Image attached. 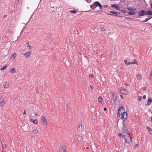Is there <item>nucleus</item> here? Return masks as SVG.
<instances>
[{
    "mask_svg": "<svg viewBox=\"0 0 152 152\" xmlns=\"http://www.w3.org/2000/svg\"><path fill=\"white\" fill-rule=\"evenodd\" d=\"M141 78V75H140L138 76L137 77V78L138 80H140Z\"/></svg>",
    "mask_w": 152,
    "mask_h": 152,
    "instance_id": "37",
    "label": "nucleus"
},
{
    "mask_svg": "<svg viewBox=\"0 0 152 152\" xmlns=\"http://www.w3.org/2000/svg\"><path fill=\"white\" fill-rule=\"evenodd\" d=\"M124 107L123 106H121V107H120L119 109H118V111H119V112H121V110H122L123 111V112H124Z\"/></svg>",
    "mask_w": 152,
    "mask_h": 152,
    "instance_id": "20",
    "label": "nucleus"
},
{
    "mask_svg": "<svg viewBox=\"0 0 152 152\" xmlns=\"http://www.w3.org/2000/svg\"><path fill=\"white\" fill-rule=\"evenodd\" d=\"M94 7H99L100 10H101L102 8V5L98 1H95L94 3Z\"/></svg>",
    "mask_w": 152,
    "mask_h": 152,
    "instance_id": "4",
    "label": "nucleus"
},
{
    "mask_svg": "<svg viewBox=\"0 0 152 152\" xmlns=\"http://www.w3.org/2000/svg\"><path fill=\"white\" fill-rule=\"evenodd\" d=\"M98 101L99 102H102V99L101 96H99L98 98Z\"/></svg>",
    "mask_w": 152,
    "mask_h": 152,
    "instance_id": "25",
    "label": "nucleus"
},
{
    "mask_svg": "<svg viewBox=\"0 0 152 152\" xmlns=\"http://www.w3.org/2000/svg\"><path fill=\"white\" fill-rule=\"evenodd\" d=\"M5 102L4 100H1V102H0V106L1 107H3L4 104H5Z\"/></svg>",
    "mask_w": 152,
    "mask_h": 152,
    "instance_id": "16",
    "label": "nucleus"
},
{
    "mask_svg": "<svg viewBox=\"0 0 152 152\" xmlns=\"http://www.w3.org/2000/svg\"><path fill=\"white\" fill-rule=\"evenodd\" d=\"M49 35L48 34H45V37H46V38L47 39H48V37H49Z\"/></svg>",
    "mask_w": 152,
    "mask_h": 152,
    "instance_id": "34",
    "label": "nucleus"
},
{
    "mask_svg": "<svg viewBox=\"0 0 152 152\" xmlns=\"http://www.w3.org/2000/svg\"><path fill=\"white\" fill-rule=\"evenodd\" d=\"M126 9L129 10L131 11H132V7H127Z\"/></svg>",
    "mask_w": 152,
    "mask_h": 152,
    "instance_id": "33",
    "label": "nucleus"
},
{
    "mask_svg": "<svg viewBox=\"0 0 152 152\" xmlns=\"http://www.w3.org/2000/svg\"><path fill=\"white\" fill-rule=\"evenodd\" d=\"M16 53H14L12 56L13 57L12 60H14V59H15V58L16 57Z\"/></svg>",
    "mask_w": 152,
    "mask_h": 152,
    "instance_id": "30",
    "label": "nucleus"
},
{
    "mask_svg": "<svg viewBox=\"0 0 152 152\" xmlns=\"http://www.w3.org/2000/svg\"><path fill=\"white\" fill-rule=\"evenodd\" d=\"M2 145L3 148H6L7 147V145H4L2 144Z\"/></svg>",
    "mask_w": 152,
    "mask_h": 152,
    "instance_id": "38",
    "label": "nucleus"
},
{
    "mask_svg": "<svg viewBox=\"0 0 152 152\" xmlns=\"http://www.w3.org/2000/svg\"><path fill=\"white\" fill-rule=\"evenodd\" d=\"M41 121L42 124L45 126H47V121L44 116H42L41 118Z\"/></svg>",
    "mask_w": 152,
    "mask_h": 152,
    "instance_id": "5",
    "label": "nucleus"
},
{
    "mask_svg": "<svg viewBox=\"0 0 152 152\" xmlns=\"http://www.w3.org/2000/svg\"><path fill=\"white\" fill-rule=\"evenodd\" d=\"M89 77H93V75H89Z\"/></svg>",
    "mask_w": 152,
    "mask_h": 152,
    "instance_id": "45",
    "label": "nucleus"
},
{
    "mask_svg": "<svg viewBox=\"0 0 152 152\" xmlns=\"http://www.w3.org/2000/svg\"><path fill=\"white\" fill-rule=\"evenodd\" d=\"M17 0V1H18V2H19V0Z\"/></svg>",
    "mask_w": 152,
    "mask_h": 152,
    "instance_id": "56",
    "label": "nucleus"
},
{
    "mask_svg": "<svg viewBox=\"0 0 152 152\" xmlns=\"http://www.w3.org/2000/svg\"><path fill=\"white\" fill-rule=\"evenodd\" d=\"M137 13V11H129L128 12V14L130 15H133L136 14Z\"/></svg>",
    "mask_w": 152,
    "mask_h": 152,
    "instance_id": "13",
    "label": "nucleus"
},
{
    "mask_svg": "<svg viewBox=\"0 0 152 152\" xmlns=\"http://www.w3.org/2000/svg\"><path fill=\"white\" fill-rule=\"evenodd\" d=\"M26 114V110H25L24 111V112L23 113V114H25V115Z\"/></svg>",
    "mask_w": 152,
    "mask_h": 152,
    "instance_id": "48",
    "label": "nucleus"
},
{
    "mask_svg": "<svg viewBox=\"0 0 152 152\" xmlns=\"http://www.w3.org/2000/svg\"><path fill=\"white\" fill-rule=\"evenodd\" d=\"M104 111H106V110H107V109H106V108L105 107L104 108Z\"/></svg>",
    "mask_w": 152,
    "mask_h": 152,
    "instance_id": "46",
    "label": "nucleus"
},
{
    "mask_svg": "<svg viewBox=\"0 0 152 152\" xmlns=\"http://www.w3.org/2000/svg\"><path fill=\"white\" fill-rule=\"evenodd\" d=\"M121 98L122 99H123L124 98V97H123V96L122 95H121Z\"/></svg>",
    "mask_w": 152,
    "mask_h": 152,
    "instance_id": "47",
    "label": "nucleus"
},
{
    "mask_svg": "<svg viewBox=\"0 0 152 152\" xmlns=\"http://www.w3.org/2000/svg\"><path fill=\"white\" fill-rule=\"evenodd\" d=\"M112 95L113 101L114 102V103H115L116 100L117 98V95L116 94H113V93H112Z\"/></svg>",
    "mask_w": 152,
    "mask_h": 152,
    "instance_id": "12",
    "label": "nucleus"
},
{
    "mask_svg": "<svg viewBox=\"0 0 152 152\" xmlns=\"http://www.w3.org/2000/svg\"><path fill=\"white\" fill-rule=\"evenodd\" d=\"M138 13L140 16H143L145 15L146 11L144 10H142L138 12Z\"/></svg>",
    "mask_w": 152,
    "mask_h": 152,
    "instance_id": "7",
    "label": "nucleus"
},
{
    "mask_svg": "<svg viewBox=\"0 0 152 152\" xmlns=\"http://www.w3.org/2000/svg\"><path fill=\"white\" fill-rule=\"evenodd\" d=\"M114 13H115V12L114 11H111L110 12V13H111V14H114Z\"/></svg>",
    "mask_w": 152,
    "mask_h": 152,
    "instance_id": "41",
    "label": "nucleus"
},
{
    "mask_svg": "<svg viewBox=\"0 0 152 152\" xmlns=\"http://www.w3.org/2000/svg\"><path fill=\"white\" fill-rule=\"evenodd\" d=\"M59 150V152H66L65 147L63 146L60 147Z\"/></svg>",
    "mask_w": 152,
    "mask_h": 152,
    "instance_id": "11",
    "label": "nucleus"
},
{
    "mask_svg": "<svg viewBox=\"0 0 152 152\" xmlns=\"http://www.w3.org/2000/svg\"><path fill=\"white\" fill-rule=\"evenodd\" d=\"M147 129H148L149 133L151 134H152V129L149 127H147Z\"/></svg>",
    "mask_w": 152,
    "mask_h": 152,
    "instance_id": "22",
    "label": "nucleus"
},
{
    "mask_svg": "<svg viewBox=\"0 0 152 152\" xmlns=\"http://www.w3.org/2000/svg\"><path fill=\"white\" fill-rule=\"evenodd\" d=\"M6 16V15H4V16H3V17H5Z\"/></svg>",
    "mask_w": 152,
    "mask_h": 152,
    "instance_id": "52",
    "label": "nucleus"
},
{
    "mask_svg": "<svg viewBox=\"0 0 152 152\" xmlns=\"http://www.w3.org/2000/svg\"><path fill=\"white\" fill-rule=\"evenodd\" d=\"M118 135L121 138L123 137L122 134L120 133H118Z\"/></svg>",
    "mask_w": 152,
    "mask_h": 152,
    "instance_id": "35",
    "label": "nucleus"
},
{
    "mask_svg": "<svg viewBox=\"0 0 152 152\" xmlns=\"http://www.w3.org/2000/svg\"><path fill=\"white\" fill-rule=\"evenodd\" d=\"M152 102V99L151 98H149L148 99L147 103V105H150Z\"/></svg>",
    "mask_w": 152,
    "mask_h": 152,
    "instance_id": "14",
    "label": "nucleus"
},
{
    "mask_svg": "<svg viewBox=\"0 0 152 152\" xmlns=\"http://www.w3.org/2000/svg\"><path fill=\"white\" fill-rule=\"evenodd\" d=\"M30 121L31 122H33L35 124H38V122L37 121V119H35V120H34L32 119H31L30 120Z\"/></svg>",
    "mask_w": 152,
    "mask_h": 152,
    "instance_id": "19",
    "label": "nucleus"
},
{
    "mask_svg": "<svg viewBox=\"0 0 152 152\" xmlns=\"http://www.w3.org/2000/svg\"><path fill=\"white\" fill-rule=\"evenodd\" d=\"M139 146V145L138 144H136L135 145V148H136L138 146Z\"/></svg>",
    "mask_w": 152,
    "mask_h": 152,
    "instance_id": "44",
    "label": "nucleus"
},
{
    "mask_svg": "<svg viewBox=\"0 0 152 152\" xmlns=\"http://www.w3.org/2000/svg\"><path fill=\"white\" fill-rule=\"evenodd\" d=\"M150 75H152V73H150Z\"/></svg>",
    "mask_w": 152,
    "mask_h": 152,
    "instance_id": "54",
    "label": "nucleus"
},
{
    "mask_svg": "<svg viewBox=\"0 0 152 152\" xmlns=\"http://www.w3.org/2000/svg\"><path fill=\"white\" fill-rule=\"evenodd\" d=\"M146 98V96L145 95H144L143 96V98L144 99H145V98Z\"/></svg>",
    "mask_w": 152,
    "mask_h": 152,
    "instance_id": "43",
    "label": "nucleus"
},
{
    "mask_svg": "<svg viewBox=\"0 0 152 152\" xmlns=\"http://www.w3.org/2000/svg\"><path fill=\"white\" fill-rule=\"evenodd\" d=\"M26 45H27V47L28 49H31V47L29 45V43L28 42H27Z\"/></svg>",
    "mask_w": 152,
    "mask_h": 152,
    "instance_id": "24",
    "label": "nucleus"
},
{
    "mask_svg": "<svg viewBox=\"0 0 152 152\" xmlns=\"http://www.w3.org/2000/svg\"><path fill=\"white\" fill-rule=\"evenodd\" d=\"M122 112L123 111L119 112L118 111L117 117L118 119H121V116L122 115Z\"/></svg>",
    "mask_w": 152,
    "mask_h": 152,
    "instance_id": "10",
    "label": "nucleus"
},
{
    "mask_svg": "<svg viewBox=\"0 0 152 152\" xmlns=\"http://www.w3.org/2000/svg\"><path fill=\"white\" fill-rule=\"evenodd\" d=\"M146 87H144V90H146Z\"/></svg>",
    "mask_w": 152,
    "mask_h": 152,
    "instance_id": "50",
    "label": "nucleus"
},
{
    "mask_svg": "<svg viewBox=\"0 0 152 152\" xmlns=\"http://www.w3.org/2000/svg\"><path fill=\"white\" fill-rule=\"evenodd\" d=\"M32 132L34 134H37L38 132V130L37 129L34 130Z\"/></svg>",
    "mask_w": 152,
    "mask_h": 152,
    "instance_id": "28",
    "label": "nucleus"
},
{
    "mask_svg": "<svg viewBox=\"0 0 152 152\" xmlns=\"http://www.w3.org/2000/svg\"><path fill=\"white\" fill-rule=\"evenodd\" d=\"M126 129H127L126 126H124L123 127L122 129L123 130H126Z\"/></svg>",
    "mask_w": 152,
    "mask_h": 152,
    "instance_id": "31",
    "label": "nucleus"
},
{
    "mask_svg": "<svg viewBox=\"0 0 152 152\" xmlns=\"http://www.w3.org/2000/svg\"><path fill=\"white\" fill-rule=\"evenodd\" d=\"M94 7V4H93L91 5V8L93 9H94L96 8V7Z\"/></svg>",
    "mask_w": 152,
    "mask_h": 152,
    "instance_id": "32",
    "label": "nucleus"
},
{
    "mask_svg": "<svg viewBox=\"0 0 152 152\" xmlns=\"http://www.w3.org/2000/svg\"><path fill=\"white\" fill-rule=\"evenodd\" d=\"M77 140L78 141H81L82 140V137L81 136H78L77 137Z\"/></svg>",
    "mask_w": 152,
    "mask_h": 152,
    "instance_id": "23",
    "label": "nucleus"
},
{
    "mask_svg": "<svg viewBox=\"0 0 152 152\" xmlns=\"http://www.w3.org/2000/svg\"><path fill=\"white\" fill-rule=\"evenodd\" d=\"M31 52H27L23 54V55L26 56V57L28 58L31 55Z\"/></svg>",
    "mask_w": 152,
    "mask_h": 152,
    "instance_id": "9",
    "label": "nucleus"
},
{
    "mask_svg": "<svg viewBox=\"0 0 152 152\" xmlns=\"http://www.w3.org/2000/svg\"><path fill=\"white\" fill-rule=\"evenodd\" d=\"M10 87V83L9 82H6L5 83L4 85V88H7Z\"/></svg>",
    "mask_w": 152,
    "mask_h": 152,
    "instance_id": "15",
    "label": "nucleus"
},
{
    "mask_svg": "<svg viewBox=\"0 0 152 152\" xmlns=\"http://www.w3.org/2000/svg\"><path fill=\"white\" fill-rule=\"evenodd\" d=\"M114 15L109 14L108 15H114V16H117L116 15L119 14V13L118 12H115V13H114Z\"/></svg>",
    "mask_w": 152,
    "mask_h": 152,
    "instance_id": "27",
    "label": "nucleus"
},
{
    "mask_svg": "<svg viewBox=\"0 0 152 152\" xmlns=\"http://www.w3.org/2000/svg\"><path fill=\"white\" fill-rule=\"evenodd\" d=\"M86 149H88V147H87V148H86Z\"/></svg>",
    "mask_w": 152,
    "mask_h": 152,
    "instance_id": "55",
    "label": "nucleus"
},
{
    "mask_svg": "<svg viewBox=\"0 0 152 152\" xmlns=\"http://www.w3.org/2000/svg\"><path fill=\"white\" fill-rule=\"evenodd\" d=\"M124 62L127 65H129L130 64H138V63L137 61H136L135 60H134V62H131L127 60H125L124 61Z\"/></svg>",
    "mask_w": 152,
    "mask_h": 152,
    "instance_id": "2",
    "label": "nucleus"
},
{
    "mask_svg": "<svg viewBox=\"0 0 152 152\" xmlns=\"http://www.w3.org/2000/svg\"><path fill=\"white\" fill-rule=\"evenodd\" d=\"M138 98L139 100L141 101V99H142V96H138Z\"/></svg>",
    "mask_w": 152,
    "mask_h": 152,
    "instance_id": "40",
    "label": "nucleus"
},
{
    "mask_svg": "<svg viewBox=\"0 0 152 152\" xmlns=\"http://www.w3.org/2000/svg\"><path fill=\"white\" fill-rule=\"evenodd\" d=\"M77 12V11L76 10H70V12L72 13H75Z\"/></svg>",
    "mask_w": 152,
    "mask_h": 152,
    "instance_id": "29",
    "label": "nucleus"
},
{
    "mask_svg": "<svg viewBox=\"0 0 152 152\" xmlns=\"http://www.w3.org/2000/svg\"><path fill=\"white\" fill-rule=\"evenodd\" d=\"M136 10V8L133 7L132 8V11H135Z\"/></svg>",
    "mask_w": 152,
    "mask_h": 152,
    "instance_id": "42",
    "label": "nucleus"
},
{
    "mask_svg": "<svg viewBox=\"0 0 152 152\" xmlns=\"http://www.w3.org/2000/svg\"><path fill=\"white\" fill-rule=\"evenodd\" d=\"M118 91L119 92H120L121 94L123 95L126 94L127 93V91L124 88L121 89H119Z\"/></svg>",
    "mask_w": 152,
    "mask_h": 152,
    "instance_id": "6",
    "label": "nucleus"
},
{
    "mask_svg": "<svg viewBox=\"0 0 152 152\" xmlns=\"http://www.w3.org/2000/svg\"><path fill=\"white\" fill-rule=\"evenodd\" d=\"M101 29L102 31H105V28L104 27H102Z\"/></svg>",
    "mask_w": 152,
    "mask_h": 152,
    "instance_id": "39",
    "label": "nucleus"
},
{
    "mask_svg": "<svg viewBox=\"0 0 152 152\" xmlns=\"http://www.w3.org/2000/svg\"><path fill=\"white\" fill-rule=\"evenodd\" d=\"M124 136V138L126 142L127 143H130L132 141V140L128 133L126 132V134Z\"/></svg>",
    "mask_w": 152,
    "mask_h": 152,
    "instance_id": "1",
    "label": "nucleus"
},
{
    "mask_svg": "<svg viewBox=\"0 0 152 152\" xmlns=\"http://www.w3.org/2000/svg\"><path fill=\"white\" fill-rule=\"evenodd\" d=\"M111 7H112L115 8L116 10H118V9L119 8V7L118 5L116 4H115L114 5H112Z\"/></svg>",
    "mask_w": 152,
    "mask_h": 152,
    "instance_id": "17",
    "label": "nucleus"
},
{
    "mask_svg": "<svg viewBox=\"0 0 152 152\" xmlns=\"http://www.w3.org/2000/svg\"><path fill=\"white\" fill-rule=\"evenodd\" d=\"M16 72L15 69L14 68H12L10 71V72L11 74H13Z\"/></svg>",
    "mask_w": 152,
    "mask_h": 152,
    "instance_id": "21",
    "label": "nucleus"
},
{
    "mask_svg": "<svg viewBox=\"0 0 152 152\" xmlns=\"http://www.w3.org/2000/svg\"><path fill=\"white\" fill-rule=\"evenodd\" d=\"M121 116V119H122L123 121L126 120L127 118V114L126 112H124Z\"/></svg>",
    "mask_w": 152,
    "mask_h": 152,
    "instance_id": "3",
    "label": "nucleus"
},
{
    "mask_svg": "<svg viewBox=\"0 0 152 152\" xmlns=\"http://www.w3.org/2000/svg\"><path fill=\"white\" fill-rule=\"evenodd\" d=\"M152 18V17H150V18H147L143 21L144 22H146L148 21L150 19Z\"/></svg>",
    "mask_w": 152,
    "mask_h": 152,
    "instance_id": "26",
    "label": "nucleus"
},
{
    "mask_svg": "<svg viewBox=\"0 0 152 152\" xmlns=\"http://www.w3.org/2000/svg\"><path fill=\"white\" fill-rule=\"evenodd\" d=\"M67 106H68V105H67V104H66V107H67Z\"/></svg>",
    "mask_w": 152,
    "mask_h": 152,
    "instance_id": "53",
    "label": "nucleus"
},
{
    "mask_svg": "<svg viewBox=\"0 0 152 152\" xmlns=\"http://www.w3.org/2000/svg\"><path fill=\"white\" fill-rule=\"evenodd\" d=\"M152 15V12L150 10H148L147 12H146V13L145 14V15Z\"/></svg>",
    "mask_w": 152,
    "mask_h": 152,
    "instance_id": "18",
    "label": "nucleus"
},
{
    "mask_svg": "<svg viewBox=\"0 0 152 152\" xmlns=\"http://www.w3.org/2000/svg\"><path fill=\"white\" fill-rule=\"evenodd\" d=\"M151 7L152 9V3H151Z\"/></svg>",
    "mask_w": 152,
    "mask_h": 152,
    "instance_id": "51",
    "label": "nucleus"
},
{
    "mask_svg": "<svg viewBox=\"0 0 152 152\" xmlns=\"http://www.w3.org/2000/svg\"><path fill=\"white\" fill-rule=\"evenodd\" d=\"M90 88H91V90H92L93 88H92V86L91 85L90 86Z\"/></svg>",
    "mask_w": 152,
    "mask_h": 152,
    "instance_id": "49",
    "label": "nucleus"
},
{
    "mask_svg": "<svg viewBox=\"0 0 152 152\" xmlns=\"http://www.w3.org/2000/svg\"><path fill=\"white\" fill-rule=\"evenodd\" d=\"M82 130V124L81 123H80L78 126V127L77 128V131L80 132H81Z\"/></svg>",
    "mask_w": 152,
    "mask_h": 152,
    "instance_id": "8",
    "label": "nucleus"
},
{
    "mask_svg": "<svg viewBox=\"0 0 152 152\" xmlns=\"http://www.w3.org/2000/svg\"><path fill=\"white\" fill-rule=\"evenodd\" d=\"M6 67H7L6 66H4L2 68H1V70H4L6 69Z\"/></svg>",
    "mask_w": 152,
    "mask_h": 152,
    "instance_id": "36",
    "label": "nucleus"
}]
</instances>
